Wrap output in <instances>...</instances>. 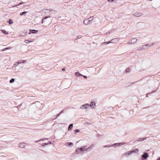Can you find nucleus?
I'll list each match as a JSON object with an SVG mask.
<instances>
[{"mask_svg": "<svg viewBox=\"0 0 160 160\" xmlns=\"http://www.w3.org/2000/svg\"><path fill=\"white\" fill-rule=\"evenodd\" d=\"M134 152L133 151H130L127 152H126L124 153V155L125 156H127L128 155H130L132 153Z\"/></svg>", "mask_w": 160, "mask_h": 160, "instance_id": "nucleus-4", "label": "nucleus"}, {"mask_svg": "<svg viewBox=\"0 0 160 160\" xmlns=\"http://www.w3.org/2000/svg\"><path fill=\"white\" fill-rule=\"evenodd\" d=\"M47 144H46V143H43L42 144V146H44L45 145H47Z\"/></svg>", "mask_w": 160, "mask_h": 160, "instance_id": "nucleus-24", "label": "nucleus"}, {"mask_svg": "<svg viewBox=\"0 0 160 160\" xmlns=\"http://www.w3.org/2000/svg\"><path fill=\"white\" fill-rule=\"evenodd\" d=\"M68 145H72L73 144L72 142H68Z\"/></svg>", "mask_w": 160, "mask_h": 160, "instance_id": "nucleus-21", "label": "nucleus"}, {"mask_svg": "<svg viewBox=\"0 0 160 160\" xmlns=\"http://www.w3.org/2000/svg\"><path fill=\"white\" fill-rule=\"evenodd\" d=\"M82 76L85 78H87V77L86 76L82 75Z\"/></svg>", "mask_w": 160, "mask_h": 160, "instance_id": "nucleus-25", "label": "nucleus"}, {"mask_svg": "<svg viewBox=\"0 0 160 160\" xmlns=\"http://www.w3.org/2000/svg\"><path fill=\"white\" fill-rule=\"evenodd\" d=\"M14 79L13 78H12L10 81V83H12V82H14Z\"/></svg>", "mask_w": 160, "mask_h": 160, "instance_id": "nucleus-18", "label": "nucleus"}, {"mask_svg": "<svg viewBox=\"0 0 160 160\" xmlns=\"http://www.w3.org/2000/svg\"><path fill=\"white\" fill-rule=\"evenodd\" d=\"M95 103L94 102H92L91 103L90 105V106L91 107V108H94V107H95Z\"/></svg>", "mask_w": 160, "mask_h": 160, "instance_id": "nucleus-10", "label": "nucleus"}, {"mask_svg": "<svg viewBox=\"0 0 160 160\" xmlns=\"http://www.w3.org/2000/svg\"><path fill=\"white\" fill-rule=\"evenodd\" d=\"M26 146V144L23 142L19 144V147L21 148H24Z\"/></svg>", "mask_w": 160, "mask_h": 160, "instance_id": "nucleus-5", "label": "nucleus"}, {"mask_svg": "<svg viewBox=\"0 0 160 160\" xmlns=\"http://www.w3.org/2000/svg\"><path fill=\"white\" fill-rule=\"evenodd\" d=\"M148 157V155L147 153H144L142 156V158H146Z\"/></svg>", "mask_w": 160, "mask_h": 160, "instance_id": "nucleus-11", "label": "nucleus"}, {"mask_svg": "<svg viewBox=\"0 0 160 160\" xmlns=\"http://www.w3.org/2000/svg\"><path fill=\"white\" fill-rule=\"evenodd\" d=\"M39 141H40V140H39V141H35V142H39Z\"/></svg>", "mask_w": 160, "mask_h": 160, "instance_id": "nucleus-29", "label": "nucleus"}, {"mask_svg": "<svg viewBox=\"0 0 160 160\" xmlns=\"http://www.w3.org/2000/svg\"><path fill=\"white\" fill-rule=\"evenodd\" d=\"M24 2H20L19 4H18L17 5H16V6H15L14 7H16V6H18L19 5H20L21 4H22Z\"/></svg>", "mask_w": 160, "mask_h": 160, "instance_id": "nucleus-22", "label": "nucleus"}, {"mask_svg": "<svg viewBox=\"0 0 160 160\" xmlns=\"http://www.w3.org/2000/svg\"><path fill=\"white\" fill-rule=\"evenodd\" d=\"M38 32V31L34 29H30L29 34L32 33H36Z\"/></svg>", "mask_w": 160, "mask_h": 160, "instance_id": "nucleus-2", "label": "nucleus"}, {"mask_svg": "<svg viewBox=\"0 0 160 160\" xmlns=\"http://www.w3.org/2000/svg\"><path fill=\"white\" fill-rule=\"evenodd\" d=\"M142 15V14L141 12H137L134 14V15L136 17H140Z\"/></svg>", "mask_w": 160, "mask_h": 160, "instance_id": "nucleus-7", "label": "nucleus"}, {"mask_svg": "<svg viewBox=\"0 0 160 160\" xmlns=\"http://www.w3.org/2000/svg\"><path fill=\"white\" fill-rule=\"evenodd\" d=\"M33 41H34V40H33V39H32V41H29V40H24V42L28 44L29 43L32 42H33Z\"/></svg>", "mask_w": 160, "mask_h": 160, "instance_id": "nucleus-8", "label": "nucleus"}, {"mask_svg": "<svg viewBox=\"0 0 160 160\" xmlns=\"http://www.w3.org/2000/svg\"><path fill=\"white\" fill-rule=\"evenodd\" d=\"M87 149H88V148H87V149H85H85H85V150H87Z\"/></svg>", "mask_w": 160, "mask_h": 160, "instance_id": "nucleus-30", "label": "nucleus"}, {"mask_svg": "<svg viewBox=\"0 0 160 160\" xmlns=\"http://www.w3.org/2000/svg\"><path fill=\"white\" fill-rule=\"evenodd\" d=\"M75 75L76 76H82V75L81 74H80L79 72H75Z\"/></svg>", "mask_w": 160, "mask_h": 160, "instance_id": "nucleus-13", "label": "nucleus"}, {"mask_svg": "<svg viewBox=\"0 0 160 160\" xmlns=\"http://www.w3.org/2000/svg\"><path fill=\"white\" fill-rule=\"evenodd\" d=\"M89 106V105L88 104H85V105H83L82 106V107H85V108H87V106Z\"/></svg>", "mask_w": 160, "mask_h": 160, "instance_id": "nucleus-16", "label": "nucleus"}, {"mask_svg": "<svg viewBox=\"0 0 160 160\" xmlns=\"http://www.w3.org/2000/svg\"><path fill=\"white\" fill-rule=\"evenodd\" d=\"M26 13H27V12H24L20 13V15H22L24 14H26Z\"/></svg>", "mask_w": 160, "mask_h": 160, "instance_id": "nucleus-17", "label": "nucleus"}, {"mask_svg": "<svg viewBox=\"0 0 160 160\" xmlns=\"http://www.w3.org/2000/svg\"><path fill=\"white\" fill-rule=\"evenodd\" d=\"M65 68H63L62 69V70L63 71H64V70H65Z\"/></svg>", "mask_w": 160, "mask_h": 160, "instance_id": "nucleus-28", "label": "nucleus"}, {"mask_svg": "<svg viewBox=\"0 0 160 160\" xmlns=\"http://www.w3.org/2000/svg\"><path fill=\"white\" fill-rule=\"evenodd\" d=\"M11 48V47H9V48H4V49L2 50V51H4L7 49H10Z\"/></svg>", "mask_w": 160, "mask_h": 160, "instance_id": "nucleus-19", "label": "nucleus"}, {"mask_svg": "<svg viewBox=\"0 0 160 160\" xmlns=\"http://www.w3.org/2000/svg\"><path fill=\"white\" fill-rule=\"evenodd\" d=\"M130 69L129 68H128L126 69V72H129L130 71Z\"/></svg>", "mask_w": 160, "mask_h": 160, "instance_id": "nucleus-20", "label": "nucleus"}, {"mask_svg": "<svg viewBox=\"0 0 160 160\" xmlns=\"http://www.w3.org/2000/svg\"><path fill=\"white\" fill-rule=\"evenodd\" d=\"M49 17H44V18H42V23H43L44 22V20L48 18H49Z\"/></svg>", "mask_w": 160, "mask_h": 160, "instance_id": "nucleus-15", "label": "nucleus"}, {"mask_svg": "<svg viewBox=\"0 0 160 160\" xmlns=\"http://www.w3.org/2000/svg\"><path fill=\"white\" fill-rule=\"evenodd\" d=\"M73 124H71L69 126L68 128V130H72V128L73 127Z\"/></svg>", "mask_w": 160, "mask_h": 160, "instance_id": "nucleus-9", "label": "nucleus"}, {"mask_svg": "<svg viewBox=\"0 0 160 160\" xmlns=\"http://www.w3.org/2000/svg\"><path fill=\"white\" fill-rule=\"evenodd\" d=\"M114 1V0H108V1L110 2H113Z\"/></svg>", "mask_w": 160, "mask_h": 160, "instance_id": "nucleus-26", "label": "nucleus"}, {"mask_svg": "<svg viewBox=\"0 0 160 160\" xmlns=\"http://www.w3.org/2000/svg\"><path fill=\"white\" fill-rule=\"evenodd\" d=\"M86 147L85 146H83L82 147L80 148H77L76 150V153L77 154L79 153L81 151H83V150Z\"/></svg>", "mask_w": 160, "mask_h": 160, "instance_id": "nucleus-1", "label": "nucleus"}, {"mask_svg": "<svg viewBox=\"0 0 160 160\" xmlns=\"http://www.w3.org/2000/svg\"><path fill=\"white\" fill-rule=\"evenodd\" d=\"M25 61H24V60L20 61H18L14 64V66H15L16 67L18 65V64L21 63H24Z\"/></svg>", "mask_w": 160, "mask_h": 160, "instance_id": "nucleus-6", "label": "nucleus"}, {"mask_svg": "<svg viewBox=\"0 0 160 160\" xmlns=\"http://www.w3.org/2000/svg\"><path fill=\"white\" fill-rule=\"evenodd\" d=\"M8 22L10 24H11L13 23V22H12L11 19H10L9 20Z\"/></svg>", "mask_w": 160, "mask_h": 160, "instance_id": "nucleus-14", "label": "nucleus"}, {"mask_svg": "<svg viewBox=\"0 0 160 160\" xmlns=\"http://www.w3.org/2000/svg\"><path fill=\"white\" fill-rule=\"evenodd\" d=\"M90 20H89V19H88L86 20H84L83 21V23L84 24L88 25L90 23Z\"/></svg>", "mask_w": 160, "mask_h": 160, "instance_id": "nucleus-3", "label": "nucleus"}, {"mask_svg": "<svg viewBox=\"0 0 160 160\" xmlns=\"http://www.w3.org/2000/svg\"><path fill=\"white\" fill-rule=\"evenodd\" d=\"M1 31L3 32V33L6 35L8 34V32L6 31L5 30H2Z\"/></svg>", "mask_w": 160, "mask_h": 160, "instance_id": "nucleus-12", "label": "nucleus"}, {"mask_svg": "<svg viewBox=\"0 0 160 160\" xmlns=\"http://www.w3.org/2000/svg\"><path fill=\"white\" fill-rule=\"evenodd\" d=\"M75 132H79V130H78V129H76L75 130Z\"/></svg>", "mask_w": 160, "mask_h": 160, "instance_id": "nucleus-23", "label": "nucleus"}, {"mask_svg": "<svg viewBox=\"0 0 160 160\" xmlns=\"http://www.w3.org/2000/svg\"><path fill=\"white\" fill-rule=\"evenodd\" d=\"M133 40L134 41H135V42H136L137 41V39L136 38H133Z\"/></svg>", "mask_w": 160, "mask_h": 160, "instance_id": "nucleus-27", "label": "nucleus"}]
</instances>
